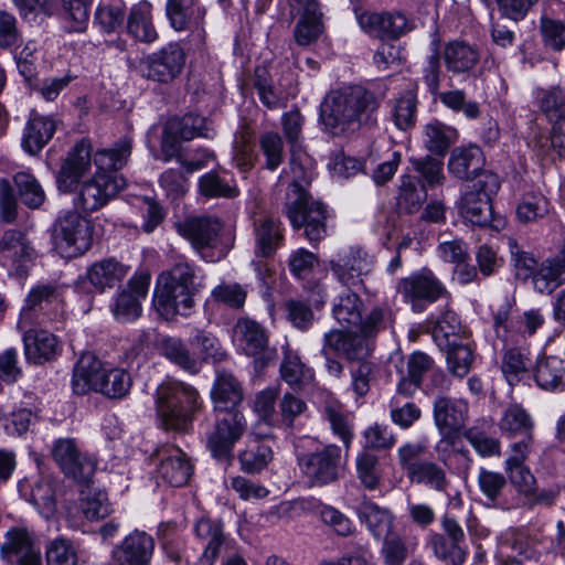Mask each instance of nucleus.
Instances as JSON below:
<instances>
[{
    "mask_svg": "<svg viewBox=\"0 0 565 565\" xmlns=\"http://www.w3.org/2000/svg\"><path fill=\"white\" fill-rule=\"evenodd\" d=\"M381 105L376 94L363 86L353 85L332 90L321 104L320 119L333 136H348L376 124Z\"/></svg>",
    "mask_w": 565,
    "mask_h": 565,
    "instance_id": "nucleus-1",
    "label": "nucleus"
},
{
    "mask_svg": "<svg viewBox=\"0 0 565 565\" xmlns=\"http://www.w3.org/2000/svg\"><path fill=\"white\" fill-rule=\"evenodd\" d=\"M131 139L124 137L113 148L95 152L97 171L77 189L75 204L87 213L104 207L126 186V179L117 171L122 169L131 154Z\"/></svg>",
    "mask_w": 565,
    "mask_h": 565,
    "instance_id": "nucleus-2",
    "label": "nucleus"
},
{
    "mask_svg": "<svg viewBox=\"0 0 565 565\" xmlns=\"http://www.w3.org/2000/svg\"><path fill=\"white\" fill-rule=\"evenodd\" d=\"M200 287L194 266L188 262H177L158 276L153 307L168 321L177 316L188 317L194 307V297Z\"/></svg>",
    "mask_w": 565,
    "mask_h": 565,
    "instance_id": "nucleus-3",
    "label": "nucleus"
},
{
    "mask_svg": "<svg viewBox=\"0 0 565 565\" xmlns=\"http://www.w3.org/2000/svg\"><path fill=\"white\" fill-rule=\"evenodd\" d=\"M201 405L198 391L182 382H166L156 391L157 415L166 430L188 431Z\"/></svg>",
    "mask_w": 565,
    "mask_h": 565,
    "instance_id": "nucleus-4",
    "label": "nucleus"
},
{
    "mask_svg": "<svg viewBox=\"0 0 565 565\" xmlns=\"http://www.w3.org/2000/svg\"><path fill=\"white\" fill-rule=\"evenodd\" d=\"M500 189L499 177L492 172H483L479 179L462 193L458 203L460 215L472 225L489 226L492 222V196Z\"/></svg>",
    "mask_w": 565,
    "mask_h": 565,
    "instance_id": "nucleus-5",
    "label": "nucleus"
},
{
    "mask_svg": "<svg viewBox=\"0 0 565 565\" xmlns=\"http://www.w3.org/2000/svg\"><path fill=\"white\" fill-rule=\"evenodd\" d=\"M53 239L63 257L81 256L93 243L92 222L74 210L61 212L54 223Z\"/></svg>",
    "mask_w": 565,
    "mask_h": 565,
    "instance_id": "nucleus-6",
    "label": "nucleus"
},
{
    "mask_svg": "<svg viewBox=\"0 0 565 565\" xmlns=\"http://www.w3.org/2000/svg\"><path fill=\"white\" fill-rule=\"evenodd\" d=\"M280 20L292 23L299 20L294 30L295 41L302 46L317 41L323 31V12L318 0H279Z\"/></svg>",
    "mask_w": 565,
    "mask_h": 565,
    "instance_id": "nucleus-7",
    "label": "nucleus"
},
{
    "mask_svg": "<svg viewBox=\"0 0 565 565\" xmlns=\"http://www.w3.org/2000/svg\"><path fill=\"white\" fill-rule=\"evenodd\" d=\"M214 427L206 436V447L218 461L231 462L235 444L246 430V419L242 412H216Z\"/></svg>",
    "mask_w": 565,
    "mask_h": 565,
    "instance_id": "nucleus-8",
    "label": "nucleus"
},
{
    "mask_svg": "<svg viewBox=\"0 0 565 565\" xmlns=\"http://www.w3.org/2000/svg\"><path fill=\"white\" fill-rule=\"evenodd\" d=\"M396 289L414 312H423L428 305L448 294L443 282L427 268L399 279Z\"/></svg>",
    "mask_w": 565,
    "mask_h": 565,
    "instance_id": "nucleus-9",
    "label": "nucleus"
},
{
    "mask_svg": "<svg viewBox=\"0 0 565 565\" xmlns=\"http://www.w3.org/2000/svg\"><path fill=\"white\" fill-rule=\"evenodd\" d=\"M185 65V53L179 43H168L143 56L138 64L140 75L161 84L173 82Z\"/></svg>",
    "mask_w": 565,
    "mask_h": 565,
    "instance_id": "nucleus-10",
    "label": "nucleus"
},
{
    "mask_svg": "<svg viewBox=\"0 0 565 565\" xmlns=\"http://www.w3.org/2000/svg\"><path fill=\"white\" fill-rule=\"evenodd\" d=\"M196 137L211 138L206 119L195 114L170 118L163 128L161 140L162 160L171 161L180 152L179 143Z\"/></svg>",
    "mask_w": 565,
    "mask_h": 565,
    "instance_id": "nucleus-11",
    "label": "nucleus"
},
{
    "mask_svg": "<svg viewBox=\"0 0 565 565\" xmlns=\"http://www.w3.org/2000/svg\"><path fill=\"white\" fill-rule=\"evenodd\" d=\"M51 455L61 471L78 483H88L97 468L96 460L82 451L73 438L56 439Z\"/></svg>",
    "mask_w": 565,
    "mask_h": 565,
    "instance_id": "nucleus-12",
    "label": "nucleus"
},
{
    "mask_svg": "<svg viewBox=\"0 0 565 565\" xmlns=\"http://www.w3.org/2000/svg\"><path fill=\"white\" fill-rule=\"evenodd\" d=\"M233 340L236 345L249 356H255L254 367L263 370L276 356V350L268 347L265 329L255 320L239 318L233 328Z\"/></svg>",
    "mask_w": 565,
    "mask_h": 565,
    "instance_id": "nucleus-13",
    "label": "nucleus"
},
{
    "mask_svg": "<svg viewBox=\"0 0 565 565\" xmlns=\"http://www.w3.org/2000/svg\"><path fill=\"white\" fill-rule=\"evenodd\" d=\"M286 213L294 228H305L310 243H316L327 235V211L319 202H309L307 194H300L286 204Z\"/></svg>",
    "mask_w": 565,
    "mask_h": 565,
    "instance_id": "nucleus-14",
    "label": "nucleus"
},
{
    "mask_svg": "<svg viewBox=\"0 0 565 565\" xmlns=\"http://www.w3.org/2000/svg\"><path fill=\"white\" fill-rule=\"evenodd\" d=\"M301 472L311 486H326L334 482L341 471V449L329 445L321 450L298 458Z\"/></svg>",
    "mask_w": 565,
    "mask_h": 565,
    "instance_id": "nucleus-15",
    "label": "nucleus"
},
{
    "mask_svg": "<svg viewBox=\"0 0 565 565\" xmlns=\"http://www.w3.org/2000/svg\"><path fill=\"white\" fill-rule=\"evenodd\" d=\"M150 275L139 273L134 275L110 305L114 318L119 322H130L141 316V301L146 299L150 286Z\"/></svg>",
    "mask_w": 565,
    "mask_h": 565,
    "instance_id": "nucleus-16",
    "label": "nucleus"
},
{
    "mask_svg": "<svg viewBox=\"0 0 565 565\" xmlns=\"http://www.w3.org/2000/svg\"><path fill=\"white\" fill-rule=\"evenodd\" d=\"M334 351L337 356L362 362L372 351L370 339L364 333L332 329L323 334L321 354Z\"/></svg>",
    "mask_w": 565,
    "mask_h": 565,
    "instance_id": "nucleus-17",
    "label": "nucleus"
},
{
    "mask_svg": "<svg viewBox=\"0 0 565 565\" xmlns=\"http://www.w3.org/2000/svg\"><path fill=\"white\" fill-rule=\"evenodd\" d=\"M360 28L370 36L396 40L412 30L405 14L401 12H362L358 15Z\"/></svg>",
    "mask_w": 565,
    "mask_h": 565,
    "instance_id": "nucleus-18",
    "label": "nucleus"
},
{
    "mask_svg": "<svg viewBox=\"0 0 565 565\" xmlns=\"http://www.w3.org/2000/svg\"><path fill=\"white\" fill-rule=\"evenodd\" d=\"M373 257L360 247H350L330 262L337 279L347 286H358L373 269Z\"/></svg>",
    "mask_w": 565,
    "mask_h": 565,
    "instance_id": "nucleus-19",
    "label": "nucleus"
},
{
    "mask_svg": "<svg viewBox=\"0 0 565 565\" xmlns=\"http://www.w3.org/2000/svg\"><path fill=\"white\" fill-rule=\"evenodd\" d=\"M175 230L179 235L191 243L195 250L201 252L216 246L222 223L215 216H190L175 223Z\"/></svg>",
    "mask_w": 565,
    "mask_h": 565,
    "instance_id": "nucleus-20",
    "label": "nucleus"
},
{
    "mask_svg": "<svg viewBox=\"0 0 565 565\" xmlns=\"http://www.w3.org/2000/svg\"><path fill=\"white\" fill-rule=\"evenodd\" d=\"M0 257L17 274H23L35 262L38 253L24 233L11 230L0 239Z\"/></svg>",
    "mask_w": 565,
    "mask_h": 565,
    "instance_id": "nucleus-21",
    "label": "nucleus"
},
{
    "mask_svg": "<svg viewBox=\"0 0 565 565\" xmlns=\"http://www.w3.org/2000/svg\"><path fill=\"white\" fill-rule=\"evenodd\" d=\"M152 458L159 462L158 475L172 487L185 484L192 475V465L179 447L162 445Z\"/></svg>",
    "mask_w": 565,
    "mask_h": 565,
    "instance_id": "nucleus-22",
    "label": "nucleus"
},
{
    "mask_svg": "<svg viewBox=\"0 0 565 565\" xmlns=\"http://www.w3.org/2000/svg\"><path fill=\"white\" fill-rule=\"evenodd\" d=\"M467 413L468 406L461 399L438 394L433 402L434 424L443 438H450L461 430Z\"/></svg>",
    "mask_w": 565,
    "mask_h": 565,
    "instance_id": "nucleus-23",
    "label": "nucleus"
},
{
    "mask_svg": "<svg viewBox=\"0 0 565 565\" xmlns=\"http://www.w3.org/2000/svg\"><path fill=\"white\" fill-rule=\"evenodd\" d=\"M154 552V540L143 531L135 530L113 550L116 565H149Z\"/></svg>",
    "mask_w": 565,
    "mask_h": 565,
    "instance_id": "nucleus-24",
    "label": "nucleus"
},
{
    "mask_svg": "<svg viewBox=\"0 0 565 565\" xmlns=\"http://www.w3.org/2000/svg\"><path fill=\"white\" fill-rule=\"evenodd\" d=\"M90 166V146L85 140H82L74 147L61 166L56 178L58 190L65 193L73 191L81 178L89 171Z\"/></svg>",
    "mask_w": 565,
    "mask_h": 565,
    "instance_id": "nucleus-25",
    "label": "nucleus"
},
{
    "mask_svg": "<svg viewBox=\"0 0 565 565\" xmlns=\"http://www.w3.org/2000/svg\"><path fill=\"white\" fill-rule=\"evenodd\" d=\"M105 367L102 361L90 352L83 353L73 369L72 390L76 395L99 392Z\"/></svg>",
    "mask_w": 565,
    "mask_h": 565,
    "instance_id": "nucleus-26",
    "label": "nucleus"
},
{
    "mask_svg": "<svg viewBox=\"0 0 565 565\" xmlns=\"http://www.w3.org/2000/svg\"><path fill=\"white\" fill-rule=\"evenodd\" d=\"M0 551L9 562L12 556H15L17 565H42L40 550L35 547L30 533L23 527L9 530Z\"/></svg>",
    "mask_w": 565,
    "mask_h": 565,
    "instance_id": "nucleus-27",
    "label": "nucleus"
},
{
    "mask_svg": "<svg viewBox=\"0 0 565 565\" xmlns=\"http://www.w3.org/2000/svg\"><path fill=\"white\" fill-rule=\"evenodd\" d=\"M56 126L52 117L32 110L23 129L22 149L30 156L38 154L53 138Z\"/></svg>",
    "mask_w": 565,
    "mask_h": 565,
    "instance_id": "nucleus-28",
    "label": "nucleus"
},
{
    "mask_svg": "<svg viewBox=\"0 0 565 565\" xmlns=\"http://www.w3.org/2000/svg\"><path fill=\"white\" fill-rule=\"evenodd\" d=\"M152 11V4L147 0H141L129 9L126 33L136 42L151 44L158 40Z\"/></svg>",
    "mask_w": 565,
    "mask_h": 565,
    "instance_id": "nucleus-29",
    "label": "nucleus"
},
{
    "mask_svg": "<svg viewBox=\"0 0 565 565\" xmlns=\"http://www.w3.org/2000/svg\"><path fill=\"white\" fill-rule=\"evenodd\" d=\"M434 360L422 351L413 352L406 360V371L399 370L396 391L399 395L411 398L420 387L425 374L434 369Z\"/></svg>",
    "mask_w": 565,
    "mask_h": 565,
    "instance_id": "nucleus-30",
    "label": "nucleus"
},
{
    "mask_svg": "<svg viewBox=\"0 0 565 565\" xmlns=\"http://www.w3.org/2000/svg\"><path fill=\"white\" fill-rule=\"evenodd\" d=\"M63 296V286L56 281L40 282L33 286L25 298V305L22 315L30 320L44 322L40 319L38 312L45 315L49 307L61 302Z\"/></svg>",
    "mask_w": 565,
    "mask_h": 565,
    "instance_id": "nucleus-31",
    "label": "nucleus"
},
{
    "mask_svg": "<svg viewBox=\"0 0 565 565\" xmlns=\"http://www.w3.org/2000/svg\"><path fill=\"white\" fill-rule=\"evenodd\" d=\"M24 354L29 362L43 364L60 353L57 338L46 330L31 329L23 335Z\"/></svg>",
    "mask_w": 565,
    "mask_h": 565,
    "instance_id": "nucleus-32",
    "label": "nucleus"
},
{
    "mask_svg": "<svg viewBox=\"0 0 565 565\" xmlns=\"http://www.w3.org/2000/svg\"><path fill=\"white\" fill-rule=\"evenodd\" d=\"M536 555L534 541L522 529L510 527L501 533L495 553L497 559H531Z\"/></svg>",
    "mask_w": 565,
    "mask_h": 565,
    "instance_id": "nucleus-33",
    "label": "nucleus"
},
{
    "mask_svg": "<svg viewBox=\"0 0 565 565\" xmlns=\"http://www.w3.org/2000/svg\"><path fill=\"white\" fill-rule=\"evenodd\" d=\"M443 61L452 74H470L480 61V52L475 45L455 40L445 45Z\"/></svg>",
    "mask_w": 565,
    "mask_h": 565,
    "instance_id": "nucleus-34",
    "label": "nucleus"
},
{
    "mask_svg": "<svg viewBox=\"0 0 565 565\" xmlns=\"http://www.w3.org/2000/svg\"><path fill=\"white\" fill-rule=\"evenodd\" d=\"M484 157L478 146L467 148H456L449 158L448 170L460 180L479 179L483 172Z\"/></svg>",
    "mask_w": 565,
    "mask_h": 565,
    "instance_id": "nucleus-35",
    "label": "nucleus"
},
{
    "mask_svg": "<svg viewBox=\"0 0 565 565\" xmlns=\"http://www.w3.org/2000/svg\"><path fill=\"white\" fill-rule=\"evenodd\" d=\"M194 533L200 541L206 543L199 565H214L221 547L226 541L222 522L202 518L195 523Z\"/></svg>",
    "mask_w": 565,
    "mask_h": 565,
    "instance_id": "nucleus-36",
    "label": "nucleus"
},
{
    "mask_svg": "<svg viewBox=\"0 0 565 565\" xmlns=\"http://www.w3.org/2000/svg\"><path fill=\"white\" fill-rule=\"evenodd\" d=\"M166 15L175 31L198 28L205 15L199 0H167Z\"/></svg>",
    "mask_w": 565,
    "mask_h": 565,
    "instance_id": "nucleus-37",
    "label": "nucleus"
},
{
    "mask_svg": "<svg viewBox=\"0 0 565 565\" xmlns=\"http://www.w3.org/2000/svg\"><path fill=\"white\" fill-rule=\"evenodd\" d=\"M533 375L542 390L565 391V356L544 355L537 359Z\"/></svg>",
    "mask_w": 565,
    "mask_h": 565,
    "instance_id": "nucleus-38",
    "label": "nucleus"
},
{
    "mask_svg": "<svg viewBox=\"0 0 565 565\" xmlns=\"http://www.w3.org/2000/svg\"><path fill=\"white\" fill-rule=\"evenodd\" d=\"M198 191L205 199H234L239 194L235 179L225 170H212L201 175Z\"/></svg>",
    "mask_w": 565,
    "mask_h": 565,
    "instance_id": "nucleus-39",
    "label": "nucleus"
},
{
    "mask_svg": "<svg viewBox=\"0 0 565 565\" xmlns=\"http://www.w3.org/2000/svg\"><path fill=\"white\" fill-rule=\"evenodd\" d=\"M211 395L216 412L237 409L243 399L239 382L227 371L217 372Z\"/></svg>",
    "mask_w": 565,
    "mask_h": 565,
    "instance_id": "nucleus-40",
    "label": "nucleus"
},
{
    "mask_svg": "<svg viewBox=\"0 0 565 565\" xmlns=\"http://www.w3.org/2000/svg\"><path fill=\"white\" fill-rule=\"evenodd\" d=\"M533 287L541 294H551L565 284V254L547 258L537 265L532 280Z\"/></svg>",
    "mask_w": 565,
    "mask_h": 565,
    "instance_id": "nucleus-41",
    "label": "nucleus"
},
{
    "mask_svg": "<svg viewBox=\"0 0 565 565\" xmlns=\"http://www.w3.org/2000/svg\"><path fill=\"white\" fill-rule=\"evenodd\" d=\"M129 267L115 258H106L93 264L86 274V278L97 290L104 291L120 282L128 274Z\"/></svg>",
    "mask_w": 565,
    "mask_h": 565,
    "instance_id": "nucleus-42",
    "label": "nucleus"
},
{
    "mask_svg": "<svg viewBox=\"0 0 565 565\" xmlns=\"http://www.w3.org/2000/svg\"><path fill=\"white\" fill-rule=\"evenodd\" d=\"M446 350L448 371L458 377L466 376L473 363V348L469 339H452L441 347Z\"/></svg>",
    "mask_w": 565,
    "mask_h": 565,
    "instance_id": "nucleus-43",
    "label": "nucleus"
},
{
    "mask_svg": "<svg viewBox=\"0 0 565 565\" xmlns=\"http://www.w3.org/2000/svg\"><path fill=\"white\" fill-rule=\"evenodd\" d=\"M274 458L271 446L256 438L249 439L245 449L238 454L241 469L245 473L256 475L263 471Z\"/></svg>",
    "mask_w": 565,
    "mask_h": 565,
    "instance_id": "nucleus-44",
    "label": "nucleus"
},
{
    "mask_svg": "<svg viewBox=\"0 0 565 565\" xmlns=\"http://www.w3.org/2000/svg\"><path fill=\"white\" fill-rule=\"evenodd\" d=\"M363 302L358 294L345 290L333 301L332 316L344 328L359 327L362 322Z\"/></svg>",
    "mask_w": 565,
    "mask_h": 565,
    "instance_id": "nucleus-45",
    "label": "nucleus"
},
{
    "mask_svg": "<svg viewBox=\"0 0 565 565\" xmlns=\"http://www.w3.org/2000/svg\"><path fill=\"white\" fill-rule=\"evenodd\" d=\"M256 254L269 256L275 253L282 242L280 222L269 215L262 216L255 222Z\"/></svg>",
    "mask_w": 565,
    "mask_h": 565,
    "instance_id": "nucleus-46",
    "label": "nucleus"
},
{
    "mask_svg": "<svg viewBox=\"0 0 565 565\" xmlns=\"http://www.w3.org/2000/svg\"><path fill=\"white\" fill-rule=\"evenodd\" d=\"M358 514L376 539L386 537L390 533L393 525V515L390 510L364 500L358 509Z\"/></svg>",
    "mask_w": 565,
    "mask_h": 565,
    "instance_id": "nucleus-47",
    "label": "nucleus"
},
{
    "mask_svg": "<svg viewBox=\"0 0 565 565\" xmlns=\"http://www.w3.org/2000/svg\"><path fill=\"white\" fill-rule=\"evenodd\" d=\"M501 433L508 437L533 435L534 422L519 404L509 405L499 423Z\"/></svg>",
    "mask_w": 565,
    "mask_h": 565,
    "instance_id": "nucleus-48",
    "label": "nucleus"
},
{
    "mask_svg": "<svg viewBox=\"0 0 565 565\" xmlns=\"http://www.w3.org/2000/svg\"><path fill=\"white\" fill-rule=\"evenodd\" d=\"M253 86L257 92L259 100L267 108L275 109L286 105V94L274 86L270 74L266 67L258 66L255 68Z\"/></svg>",
    "mask_w": 565,
    "mask_h": 565,
    "instance_id": "nucleus-49",
    "label": "nucleus"
},
{
    "mask_svg": "<svg viewBox=\"0 0 565 565\" xmlns=\"http://www.w3.org/2000/svg\"><path fill=\"white\" fill-rule=\"evenodd\" d=\"M290 152L291 192L297 198L300 194H307L303 186L309 184L313 178V163L312 159L300 148H291Z\"/></svg>",
    "mask_w": 565,
    "mask_h": 565,
    "instance_id": "nucleus-50",
    "label": "nucleus"
},
{
    "mask_svg": "<svg viewBox=\"0 0 565 565\" xmlns=\"http://www.w3.org/2000/svg\"><path fill=\"white\" fill-rule=\"evenodd\" d=\"M161 353L172 363L181 369L198 373L200 365L195 356H193L185 343L179 338L166 337L160 341Z\"/></svg>",
    "mask_w": 565,
    "mask_h": 565,
    "instance_id": "nucleus-51",
    "label": "nucleus"
},
{
    "mask_svg": "<svg viewBox=\"0 0 565 565\" xmlns=\"http://www.w3.org/2000/svg\"><path fill=\"white\" fill-rule=\"evenodd\" d=\"M409 481L441 493H447L450 487L446 470L431 460L423 462Z\"/></svg>",
    "mask_w": 565,
    "mask_h": 565,
    "instance_id": "nucleus-52",
    "label": "nucleus"
},
{
    "mask_svg": "<svg viewBox=\"0 0 565 565\" xmlns=\"http://www.w3.org/2000/svg\"><path fill=\"white\" fill-rule=\"evenodd\" d=\"M323 417L330 424L335 436H338L345 447H349L353 437V425L342 404L328 401L323 406Z\"/></svg>",
    "mask_w": 565,
    "mask_h": 565,
    "instance_id": "nucleus-53",
    "label": "nucleus"
},
{
    "mask_svg": "<svg viewBox=\"0 0 565 565\" xmlns=\"http://www.w3.org/2000/svg\"><path fill=\"white\" fill-rule=\"evenodd\" d=\"M456 130L439 121L424 127V145L434 154L444 156L456 139Z\"/></svg>",
    "mask_w": 565,
    "mask_h": 565,
    "instance_id": "nucleus-54",
    "label": "nucleus"
},
{
    "mask_svg": "<svg viewBox=\"0 0 565 565\" xmlns=\"http://www.w3.org/2000/svg\"><path fill=\"white\" fill-rule=\"evenodd\" d=\"M13 180L20 199L26 206L38 209L44 203L45 192L32 173L20 171L15 173Z\"/></svg>",
    "mask_w": 565,
    "mask_h": 565,
    "instance_id": "nucleus-55",
    "label": "nucleus"
},
{
    "mask_svg": "<svg viewBox=\"0 0 565 565\" xmlns=\"http://www.w3.org/2000/svg\"><path fill=\"white\" fill-rule=\"evenodd\" d=\"M531 360L520 349L508 350L502 358L501 371L510 385H515L527 375Z\"/></svg>",
    "mask_w": 565,
    "mask_h": 565,
    "instance_id": "nucleus-56",
    "label": "nucleus"
},
{
    "mask_svg": "<svg viewBox=\"0 0 565 565\" xmlns=\"http://www.w3.org/2000/svg\"><path fill=\"white\" fill-rule=\"evenodd\" d=\"M103 377L102 387L98 393L108 398H124L132 385L130 374L124 369H105Z\"/></svg>",
    "mask_w": 565,
    "mask_h": 565,
    "instance_id": "nucleus-57",
    "label": "nucleus"
},
{
    "mask_svg": "<svg viewBox=\"0 0 565 565\" xmlns=\"http://www.w3.org/2000/svg\"><path fill=\"white\" fill-rule=\"evenodd\" d=\"M416 117L417 98L413 92L407 90L395 100L392 120L398 129L408 130L415 126Z\"/></svg>",
    "mask_w": 565,
    "mask_h": 565,
    "instance_id": "nucleus-58",
    "label": "nucleus"
},
{
    "mask_svg": "<svg viewBox=\"0 0 565 565\" xmlns=\"http://www.w3.org/2000/svg\"><path fill=\"white\" fill-rule=\"evenodd\" d=\"M393 322V310L386 302H383L375 305L370 309L365 318H362V322L359 323V328L364 335L370 338L390 328Z\"/></svg>",
    "mask_w": 565,
    "mask_h": 565,
    "instance_id": "nucleus-59",
    "label": "nucleus"
},
{
    "mask_svg": "<svg viewBox=\"0 0 565 565\" xmlns=\"http://www.w3.org/2000/svg\"><path fill=\"white\" fill-rule=\"evenodd\" d=\"M259 150L264 157V168L275 171L285 158L284 141L279 134L267 131L259 136Z\"/></svg>",
    "mask_w": 565,
    "mask_h": 565,
    "instance_id": "nucleus-60",
    "label": "nucleus"
},
{
    "mask_svg": "<svg viewBox=\"0 0 565 565\" xmlns=\"http://www.w3.org/2000/svg\"><path fill=\"white\" fill-rule=\"evenodd\" d=\"M280 375L290 386H300L311 380L312 372L300 361L297 353L286 350L280 364Z\"/></svg>",
    "mask_w": 565,
    "mask_h": 565,
    "instance_id": "nucleus-61",
    "label": "nucleus"
},
{
    "mask_svg": "<svg viewBox=\"0 0 565 565\" xmlns=\"http://www.w3.org/2000/svg\"><path fill=\"white\" fill-rule=\"evenodd\" d=\"M465 333L457 313L451 310H445L435 321L433 337L439 347L452 339H463L461 334Z\"/></svg>",
    "mask_w": 565,
    "mask_h": 565,
    "instance_id": "nucleus-62",
    "label": "nucleus"
},
{
    "mask_svg": "<svg viewBox=\"0 0 565 565\" xmlns=\"http://www.w3.org/2000/svg\"><path fill=\"white\" fill-rule=\"evenodd\" d=\"M426 452V445L418 441H407L397 449L396 456L398 466L405 472L408 480L420 465L426 461L423 459Z\"/></svg>",
    "mask_w": 565,
    "mask_h": 565,
    "instance_id": "nucleus-63",
    "label": "nucleus"
},
{
    "mask_svg": "<svg viewBox=\"0 0 565 565\" xmlns=\"http://www.w3.org/2000/svg\"><path fill=\"white\" fill-rule=\"evenodd\" d=\"M507 486V477L497 471L481 467L478 472V487L489 505H497Z\"/></svg>",
    "mask_w": 565,
    "mask_h": 565,
    "instance_id": "nucleus-64",
    "label": "nucleus"
}]
</instances>
